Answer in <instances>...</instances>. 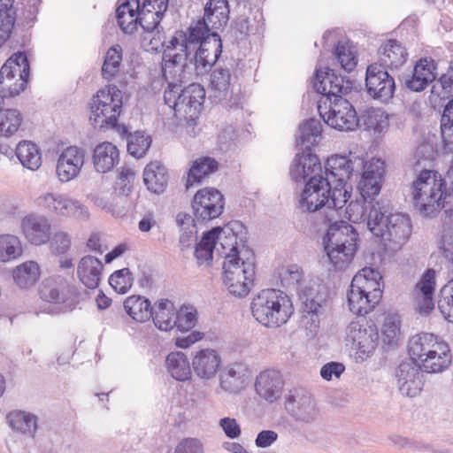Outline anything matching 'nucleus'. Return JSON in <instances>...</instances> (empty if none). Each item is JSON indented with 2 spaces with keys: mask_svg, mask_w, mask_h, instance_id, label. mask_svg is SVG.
Returning a JSON list of instances; mask_svg holds the SVG:
<instances>
[{
  "mask_svg": "<svg viewBox=\"0 0 453 453\" xmlns=\"http://www.w3.org/2000/svg\"><path fill=\"white\" fill-rule=\"evenodd\" d=\"M221 366V357L217 350L210 348L199 349L192 358L195 373L202 379L214 377Z\"/></svg>",
  "mask_w": 453,
  "mask_h": 453,
  "instance_id": "a878e982",
  "label": "nucleus"
},
{
  "mask_svg": "<svg viewBox=\"0 0 453 453\" xmlns=\"http://www.w3.org/2000/svg\"><path fill=\"white\" fill-rule=\"evenodd\" d=\"M140 41L144 50L148 52H157L160 49H166L169 41H165L163 27H150L148 29H141Z\"/></svg>",
  "mask_w": 453,
  "mask_h": 453,
  "instance_id": "79ce46f5",
  "label": "nucleus"
},
{
  "mask_svg": "<svg viewBox=\"0 0 453 453\" xmlns=\"http://www.w3.org/2000/svg\"><path fill=\"white\" fill-rule=\"evenodd\" d=\"M122 92L115 85L105 86L91 98L89 121L94 128L100 131L114 130L124 136L127 127L118 125L122 110Z\"/></svg>",
  "mask_w": 453,
  "mask_h": 453,
  "instance_id": "0eeeda50",
  "label": "nucleus"
},
{
  "mask_svg": "<svg viewBox=\"0 0 453 453\" xmlns=\"http://www.w3.org/2000/svg\"><path fill=\"white\" fill-rule=\"evenodd\" d=\"M104 265L93 256L81 257L77 266V276L88 288L95 289L99 286Z\"/></svg>",
  "mask_w": 453,
  "mask_h": 453,
  "instance_id": "7c9ffc66",
  "label": "nucleus"
},
{
  "mask_svg": "<svg viewBox=\"0 0 453 453\" xmlns=\"http://www.w3.org/2000/svg\"><path fill=\"white\" fill-rule=\"evenodd\" d=\"M384 173V161L379 158H372L365 164L364 173L358 184L360 194L365 200L379 195Z\"/></svg>",
  "mask_w": 453,
  "mask_h": 453,
  "instance_id": "aec40b11",
  "label": "nucleus"
},
{
  "mask_svg": "<svg viewBox=\"0 0 453 453\" xmlns=\"http://www.w3.org/2000/svg\"><path fill=\"white\" fill-rule=\"evenodd\" d=\"M407 350L411 362L427 373L441 372L452 363L453 355L449 343L434 334L413 335L409 340Z\"/></svg>",
  "mask_w": 453,
  "mask_h": 453,
  "instance_id": "7ed1b4c3",
  "label": "nucleus"
},
{
  "mask_svg": "<svg viewBox=\"0 0 453 453\" xmlns=\"http://www.w3.org/2000/svg\"><path fill=\"white\" fill-rule=\"evenodd\" d=\"M70 234L65 231L56 232L50 242V246L58 253H65L71 248Z\"/></svg>",
  "mask_w": 453,
  "mask_h": 453,
  "instance_id": "338daca9",
  "label": "nucleus"
},
{
  "mask_svg": "<svg viewBox=\"0 0 453 453\" xmlns=\"http://www.w3.org/2000/svg\"><path fill=\"white\" fill-rule=\"evenodd\" d=\"M251 314L257 323L266 328H279L294 313L290 297L281 290L266 288L257 293L250 304Z\"/></svg>",
  "mask_w": 453,
  "mask_h": 453,
  "instance_id": "423d86ee",
  "label": "nucleus"
},
{
  "mask_svg": "<svg viewBox=\"0 0 453 453\" xmlns=\"http://www.w3.org/2000/svg\"><path fill=\"white\" fill-rule=\"evenodd\" d=\"M84 150L76 145H70L65 149L57 163V174L62 182L74 179L84 164Z\"/></svg>",
  "mask_w": 453,
  "mask_h": 453,
  "instance_id": "4be33fe9",
  "label": "nucleus"
},
{
  "mask_svg": "<svg viewBox=\"0 0 453 453\" xmlns=\"http://www.w3.org/2000/svg\"><path fill=\"white\" fill-rule=\"evenodd\" d=\"M383 296V281L380 273L372 267H365L353 277L347 293L349 311L358 317H365L380 304Z\"/></svg>",
  "mask_w": 453,
  "mask_h": 453,
  "instance_id": "39448f33",
  "label": "nucleus"
},
{
  "mask_svg": "<svg viewBox=\"0 0 453 453\" xmlns=\"http://www.w3.org/2000/svg\"><path fill=\"white\" fill-rule=\"evenodd\" d=\"M401 319L397 314L384 317L380 328V337L383 344L395 346L402 339Z\"/></svg>",
  "mask_w": 453,
  "mask_h": 453,
  "instance_id": "e433bc0d",
  "label": "nucleus"
},
{
  "mask_svg": "<svg viewBox=\"0 0 453 453\" xmlns=\"http://www.w3.org/2000/svg\"><path fill=\"white\" fill-rule=\"evenodd\" d=\"M165 367L171 376L179 381L191 379L192 372L188 357L180 351H173L165 358Z\"/></svg>",
  "mask_w": 453,
  "mask_h": 453,
  "instance_id": "f704fd0d",
  "label": "nucleus"
},
{
  "mask_svg": "<svg viewBox=\"0 0 453 453\" xmlns=\"http://www.w3.org/2000/svg\"><path fill=\"white\" fill-rule=\"evenodd\" d=\"M140 0H126L116 10L118 24L123 33L133 35L138 30Z\"/></svg>",
  "mask_w": 453,
  "mask_h": 453,
  "instance_id": "2f4dec72",
  "label": "nucleus"
},
{
  "mask_svg": "<svg viewBox=\"0 0 453 453\" xmlns=\"http://www.w3.org/2000/svg\"><path fill=\"white\" fill-rule=\"evenodd\" d=\"M142 179L149 191L162 194L168 185V170L161 161H150L143 169Z\"/></svg>",
  "mask_w": 453,
  "mask_h": 453,
  "instance_id": "c85d7f7f",
  "label": "nucleus"
},
{
  "mask_svg": "<svg viewBox=\"0 0 453 453\" xmlns=\"http://www.w3.org/2000/svg\"><path fill=\"white\" fill-rule=\"evenodd\" d=\"M378 65L384 69H397L401 67L408 58L406 48L397 40L389 39L384 42L379 48Z\"/></svg>",
  "mask_w": 453,
  "mask_h": 453,
  "instance_id": "cd10ccee",
  "label": "nucleus"
},
{
  "mask_svg": "<svg viewBox=\"0 0 453 453\" xmlns=\"http://www.w3.org/2000/svg\"><path fill=\"white\" fill-rule=\"evenodd\" d=\"M284 386L283 375L277 370L267 369L257 375L255 390L260 397L273 403L281 396Z\"/></svg>",
  "mask_w": 453,
  "mask_h": 453,
  "instance_id": "b1692460",
  "label": "nucleus"
},
{
  "mask_svg": "<svg viewBox=\"0 0 453 453\" xmlns=\"http://www.w3.org/2000/svg\"><path fill=\"white\" fill-rule=\"evenodd\" d=\"M229 12L227 0H209L204 6L203 19L192 23L188 29H191L192 33L218 32L227 23Z\"/></svg>",
  "mask_w": 453,
  "mask_h": 453,
  "instance_id": "f3484780",
  "label": "nucleus"
},
{
  "mask_svg": "<svg viewBox=\"0 0 453 453\" xmlns=\"http://www.w3.org/2000/svg\"><path fill=\"white\" fill-rule=\"evenodd\" d=\"M21 124V115L15 109H3L0 111V135L10 137Z\"/></svg>",
  "mask_w": 453,
  "mask_h": 453,
  "instance_id": "8fccbe9b",
  "label": "nucleus"
},
{
  "mask_svg": "<svg viewBox=\"0 0 453 453\" xmlns=\"http://www.w3.org/2000/svg\"><path fill=\"white\" fill-rule=\"evenodd\" d=\"M365 86L367 93L376 100L388 103L394 96L395 83L394 78L377 63L367 67Z\"/></svg>",
  "mask_w": 453,
  "mask_h": 453,
  "instance_id": "dca6fc26",
  "label": "nucleus"
},
{
  "mask_svg": "<svg viewBox=\"0 0 453 453\" xmlns=\"http://www.w3.org/2000/svg\"><path fill=\"white\" fill-rule=\"evenodd\" d=\"M334 180L330 176H312L305 184L301 204L309 211H317L329 202L331 185Z\"/></svg>",
  "mask_w": 453,
  "mask_h": 453,
  "instance_id": "a211bd4d",
  "label": "nucleus"
},
{
  "mask_svg": "<svg viewBox=\"0 0 453 453\" xmlns=\"http://www.w3.org/2000/svg\"><path fill=\"white\" fill-rule=\"evenodd\" d=\"M165 13H158V10L141 7L139 10L140 28L148 29L150 27H162L160 21Z\"/></svg>",
  "mask_w": 453,
  "mask_h": 453,
  "instance_id": "0e129e2a",
  "label": "nucleus"
},
{
  "mask_svg": "<svg viewBox=\"0 0 453 453\" xmlns=\"http://www.w3.org/2000/svg\"><path fill=\"white\" fill-rule=\"evenodd\" d=\"M436 64L431 58H420L415 65L412 76L405 81V86L411 91H423L437 76Z\"/></svg>",
  "mask_w": 453,
  "mask_h": 453,
  "instance_id": "bb28decb",
  "label": "nucleus"
},
{
  "mask_svg": "<svg viewBox=\"0 0 453 453\" xmlns=\"http://www.w3.org/2000/svg\"><path fill=\"white\" fill-rule=\"evenodd\" d=\"M250 134L243 127H236L234 125L226 126L220 134L221 142H235L238 140H249Z\"/></svg>",
  "mask_w": 453,
  "mask_h": 453,
  "instance_id": "69168bd1",
  "label": "nucleus"
},
{
  "mask_svg": "<svg viewBox=\"0 0 453 453\" xmlns=\"http://www.w3.org/2000/svg\"><path fill=\"white\" fill-rule=\"evenodd\" d=\"M411 220L406 215L390 213L387 216V238L388 240H404L411 232Z\"/></svg>",
  "mask_w": 453,
  "mask_h": 453,
  "instance_id": "ea45409f",
  "label": "nucleus"
},
{
  "mask_svg": "<svg viewBox=\"0 0 453 453\" xmlns=\"http://www.w3.org/2000/svg\"><path fill=\"white\" fill-rule=\"evenodd\" d=\"M312 86L321 95L318 111L324 122L340 131L353 130L357 126V112L352 104L342 95L352 88L349 79L337 75L334 70H316Z\"/></svg>",
  "mask_w": 453,
  "mask_h": 453,
  "instance_id": "f03ea898",
  "label": "nucleus"
},
{
  "mask_svg": "<svg viewBox=\"0 0 453 453\" xmlns=\"http://www.w3.org/2000/svg\"><path fill=\"white\" fill-rule=\"evenodd\" d=\"M127 313L137 322L148 321L153 315L150 302L142 296H130L124 302Z\"/></svg>",
  "mask_w": 453,
  "mask_h": 453,
  "instance_id": "c9c22d12",
  "label": "nucleus"
},
{
  "mask_svg": "<svg viewBox=\"0 0 453 453\" xmlns=\"http://www.w3.org/2000/svg\"><path fill=\"white\" fill-rule=\"evenodd\" d=\"M92 160L97 172L108 173L119 163V150L114 143H98L94 149Z\"/></svg>",
  "mask_w": 453,
  "mask_h": 453,
  "instance_id": "72a5a7b5",
  "label": "nucleus"
},
{
  "mask_svg": "<svg viewBox=\"0 0 453 453\" xmlns=\"http://www.w3.org/2000/svg\"><path fill=\"white\" fill-rule=\"evenodd\" d=\"M198 319L196 309L191 305H182L176 311L174 327L180 332H188L193 329Z\"/></svg>",
  "mask_w": 453,
  "mask_h": 453,
  "instance_id": "603ef678",
  "label": "nucleus"
},
{
  "mask_svg": "<svg viewBox=\"0 0 453 453\" xmlns=\"http://www.w3.org/2000/svg\"><path fill=\"white\" fill-rule=\"evenodd\" d=\"M223 278L229 292L236 296H246L255 280L253 254L238 256L232 253L223 263Z\"/></svg>",
  "mask_w": 453,
  "mask_h": 453,
  "instance_id": "9b49d317",
  "label": "nucleus"
},
{
  "mask_svg": "<svg viewBox=\"0 0 453 453\" xmlns=\"http://www.w3.org/2000/svg\"><path fill=\"white\" fill-rule=\"evenodd\" d=\"M378 333L374 325L365 319L353 320L347 326L346 342L351 345L357 357L365 359L377 346Z\"/></svg>",
  "mask_w": 453,
  "mask_h": 453,
  "instance_id": "4468645a",
  "label": "nucleus"
},
{
  "mask_svg": "<svg viewBox=\"0 0 453 453\" xmlns=\"http://www.w3.org/2000/svg\"><path fill=\"white\" fill-rule=\"evenodd\" d=\"M23 249L19 239L12 234L0 235V263H6L19 257Z\"/></svg>",
  "mask_w": 453,
  "mask_h": 453,
  "instance_id": "49530a36",
  "label": "nucleus"
},
{
  "mask_svg": "<svg viewBox=\"0 0 453 453\" xmlns=\"http://www.w3.org/2000/svg\"><path fill=\"white\" fill-rule=\"evenodd\" d=\"M357 125L363 126L365 130L381 133L388 126V119L382 110L370 108L357 119Z\"/></svg>",
  "mask_w": 453,
  "mask_h": 453,
  "instance_id": "a18cd8bd",
  "label": "nucleus"
},
{
  "mask_svg": "<svg viewBox=\"0 0 453 453\" xmlns=\"http://www.w3.org/2000/svg\"><path fill=\"white\" fill-rule=\"evenodd\" d=\"M58 217L73 218L79 220H87L89 218L88 210L79 201L65 196Z\"/></svg>",
  "mask_w": 453,
  "mask_h": 453,
  "instance_id": "5fc2aeb1",
  "label": "nucleus"
},
{
  "mask_svg": "<svg viewBox=\"0 0 453 453\" xmlns=\"http://www.w3.org/2000/svg\"><path fill=\"white\" fill-rule=\"evenodd\" d=\"M123 50L119 44L110 47L104 56L102 76L107 81L114 79L120 72Z\"/></svg>",
  "mask_w": 453,
  "mask_h": 453,
  "instance_id": "37998d69",
  "label": "nucleus"
},
{
  "mask_svg": "<svg viewBox=\"0 0 453 453\" xmlns=\"http://www.w3.org/2000/svg\"><path fill=\"white\" fill-rule=\"evenodd\" d=\"M219 162L211 157H201L191 163L187 173L186 188L201 184L204 180L218 171Z\"/></svg>",
  "mask_w": 453,
  "mask_h": 453,
  "instance_id": "473e14b6",
  "label": "nucleus"
},
{
  "mask_svg": "<svg viewBox=\"0 0 453 453\" xmlns=\"http://www.w3.org/2000/svg\"><path fill=\"white\" fill-rule=\"evenodd\" d=\"M174 453H203V446L197 439L187 438L177 445Z\"/></svg>",
  "mask_w": 453,
  "mask_h": 453,
  "instance_id": "774afa93",
  "label": "nucleus"
},
{
  "mask_svg": "<svg viewBox=\"0 0 453 453\" xmlns=\"http://www.w3.org/2000/svg\"><path fill=\"white\" fill-rule=\"evenodd\" d=\"M211 232H214L215 250L224 257V260H226V256L232 253L238 256L250 255V251L244 246L241 249L238 247V237L233 229L218 227L213 228Z\"/></svg>",
  "mask_w": 453,
  "mask_h": 453,
  "instance_id": "c756f323",
  "label": "nucleus"
},
{
  "mask_svg": "<svg viewBox=\"0 0 453 453\" xmlns=\"http://www.w3.org/2000/svg\"><path fill=\"white\" fill-rule=\"evenodd\" d=\"M21 230L27 241L36 246L47 243L51 236V225L45 216L29 214L21 220Z\"/></svg>",
  "mask_w": 453,
  "mask_h": 453,
  "instance_id": "5701e85b",
  "label": "nucleus"
},
{
  "mask_svg": "<svg viewBox=\"0 0 453 453\" xmlns=\"http://www.w3.org/2000/svg\"><path fill=\"white\" fill-rule=\"evenodd\" d=\"M438 308L445 319L453 323V278L441 288Z\"/></svg>",
  "mask_w": 453,
  "mask_h": 453,
  "instance_id": "6e6d98bb",
  "label": "nucleus"
},
{
  "mask_svg": "<svg viewBox=\"0 0 453 453\" xmlns=\"http://www.w3.org/2000/svg\"><path fill=\"white\" fill-rule=\"evenodd\" d=\"M221 52V39L216 31H176L163 51V75L167 79L168 69L177 67L181 71L188 62L194 63L197 72H203L216 63Z\"/></svg>",
  "mask_w": 453,
  "mask_h": 453,
  "instance_id": "f257e3e1",
  "label": "nucleus"
},
{
  "mask_svg": "<svg viewBox=\"0 0 453 453\" xmlns=\"http://www.w3.org/2000/svg\"><path fill=\"white\" fill-rule=\"evenodd\" d=\"M15 283L22 288H27L36 283L41 276L39 265L35 261H26L12 272Z\"/></svg>",
  "mask_w": 453,
  "mask_h": 453,
  "instance_id": "58836bf2",
  "label": "nucleus"
},
{
  "mask_svg": "<svg viewBox=\"0 0 453 453\" xmlns=\"http://www.w3.org/2000/svg\"><path fill=\"white\" fill-rule=\"evenodd\" d=\"M326 174L334 180L331 185L332 206L327 205L324 211L323 221L326 224H340L343 208L350 198L346 180L349 178L350 170L348 161L343 157H331L326 161Z\"/></svg>",
  "mask_w": 453,
  "mask_h": 453,
  "instance_id": "6e6552de",
  "label": "nucleus"
},
{
  "mask_svg": "<svg viewBox=\"0 0 453 453\" xmlns=\"http://www.w3.org/2000/svg\"><path fill=\"white\" fill-rule=\"evenodd\" d=\"M192 209L197 220H211L223 212L224 196L215 188L205 187L200 188L192 199Z\"/></svg>",
  "mask_w": 453,
  "mask_h": 453,
  "instance_id": "2eb2a0df",
  "label": "nucleus"
},
{
  "mask_svg": "<svg viewBox=\"0 0 453 453\" xmlns=\"http://www.w3.org/2000/svg\"><path fill=\"white\" fill-rule=\"evenodd\" d=\"M442 142H453V101L447 104L441 118Z\"/></svg>",
  "mask_w": 453,
  "mask_h": 453,
  "instance_id": "e2e57ef3",
  "label": "nucleus"
},
{
  "mask_svg": "<svg viewBox=\"0 0 453 453\" xmlns=\"http://www.w3.org/2000/svg\"><path fill=\"white\" fill-rule=\"evenodd\" d=\"M322 124L320 120L310 119L299 127V136L296 142H317L322 134Z\"/></svg>",
  "mask_w": 453,
  "mask_h": 453,
  "instance_id": "bf43d9fd",
  "label": "nucleus"
},
{
  "mask_svg": "<svg viewBox=\"0 0 453 453\" xmlns=\"http://www.w3.org/2000/svg\"><path fill=\"white\" fill-rule=\"evenodd\" d=\"M247 368L241 363L227 366L220 377L221 388L226 391H237L244 383Z\"/></svg>",
  "mask_w": 453,
  "mask_h": 453,
  "instance_id": "a19ab883",
  "label": "nucleus"
},
{
  "mask_svg": "<svg viewBox=\"0 0 453 453\" xmlns=\"http://www.w3.org/2000/svg\"><path fill=\"white\" fill-rule=\"evenodd\" d=\"M30 73L27 55L19 51L12 55L0 69V94L14 97L25 90Z\"/></svg>",
  "mask_w": 453,
  "mask_h": 453,
  "instance_id": "f8f14e48",
  "label": "nucleus"
},
{
  "mask_svg": "<svg viewBox=\"0 0 453 453\" xmlns=\"http://www.w3.org/2000/svg\"><path fill=\"white\" fill-rule=\"evenodd\" d=\"M109 283L116 292L125 294L133 285L132 273L128 268L118 270L111 274Z\"/></svg>",
  "mask_w": 453,
  "mask_h": 453,
  "instance_id": "052dcab7",
  "label": "nucleus"
},
{
  "mask_svg": "<svg viewBox=\"0 0 453 453\" xmlns=\"http://www.w3.org/2000/svg\"><path fill=\"white\" fill-rule=\"evenodd\" d=\"M406 368H408V365H400V374H398L399 381L401 382L400 390L403 394L414 397L421 391V380L419 378V373L413 369L411 376H403V372Z\"/></svg>",
  "mask_w": 453,
  "mask_h": 453,
  "instance_id": "864d4df0",
  "label": "nucleus"
},
{
  "mask_svg": "<svg viewBox=\"0 0 453 453\" xmlns=\"http://www.w3.org/2000/svg\"><path fill=\"white\" fill-rule=\"evenodd\" d=\"M334 54L342 68L346 72L349 73L357 66V56L352 47L348 43L338 42Z\"/></svg>",
  "mask_w": 453,
  "mask_h": 453,
  "instance_id": "4d7b16f0",
  "label": "nucleus"
},
{
  "mask_svg": "<svg viewBox=\"0 0 453 453\" xmlns=\"http://www.w3.org/2000/svg\"><path fill=\"white\" fill-rule=\"evenodd\" d=\"M65 196L46 193L35 199V204L40 210L47 212L48 214L58 217L60 211L59 208L62 206V202L64 201Z\"/></svg>",
  "mask_w": 453,
  "mask_h": 453,
  "instance_id": "13d9d810",
  "label": "nucleus"
},
{
  "mask_svg": "<svg viewBox=\"0 0 453 453\" xmlns=\"http://www.w3.org/2000/svg\"><path fill=\"white\" fill-rule=\"evenodd\" d=\"M321 171L322 166L318 156L312 152L311 147H306L296 154L290 174L295 180L299 181L308 177L319 176Z\"/></svg>",
  "mask_w": 453,
  "mask_h": 453,
  "instance_id": "393cba45",
  "label": "nucleus"
},
{
  "mask_svg": "<svg viewBox=\"0 0 453 453\" xmlns=\"http://www.w3.org/2000/svg\"><path fill=\"white\" fill-rule=\"evenodd\" d=\"M370 231L377 237H386L387 216L379 202L372 203L367 219Z\"/></svg>",
  "mask_w": 453,
  "mask_h": 453,
  "instance_id": "de8ad7c7",
  "label": "nucleus"
},
{
  "mask_svg": "<svg viewBox=\"0 0 453 453\" xmlns=\"http://www.w3.org/2000/svg\"><path fill=\"white\" fill-rule=\"evenodd\" d=\"M358 234L348 222L330 224L325 239V250L330 263L338 269L350 264L357 251Z\"/></svg>",
  "mask_w": 453,
  "mask_h": 453,
  "instance_id": "1a4fd4ad",
  "label": "nucleus"
},
{
  "mask_svg": "<svg viewBox=\"0 0 453 453\" xmlns=\"http://www.w3.org/2000/svg\"><path fill=\"white\" fill-rule=\"evenodd\" d=\"M436 278V271L434 268H427L413 287L412 298L421 314H428L434 309Z\"/></svg>",
  "mask_w": 453,
  "mask_h": 453,
  "instance_id": "6ab92c4d",
  "label": "nucleus"
},
{
  "mask_svg": "<svg viewBox=\"0 0 453 453\" xmlns=\"http://www.w3.org/2000/svg\"><path fill=\"white\" fill-rule=\"evenodd\" d=\"M413 207L424 217L437 216L445 207L447 182L435 170H422L410 186Z\"/></svg>",
  "mask_w": 453,
  "mask_h": 453,
  "instance_id": "20e7f679",
  "label": "nucleus"
},
{
  "mask_svg": "<svg viewBox=\"0 0 453 453\" xmlns=\"http://www.w3.org/2000/svg\"><path fill=\"white\" fill-rule=\"evenodd\" d=\"M213 234L214 232L206 233L196 249L195 255L201 262H208L212 259L213 250H215Z\"/></svg>",
  "mask_w": 453,
  "mask_h": 453,
  "instance_id": "680f3d73",
  "label": "nucleus"
},
{
  "mask_svg": "<svg viewBox=\"0 0 453 453\" xmlns=\"http://www.w3.org/2000/svg\"><path fill=\"white\" fill-rule=\"evenodd\" d=\"M209 99L226 109L238 108L242 103L241 87L229 68L217 66L211 74Z\"/></svg>",
  "mask_w": 453,
  "mask_h": 453,
  "instance_id": "ddd939ff",
  "label": "nucleus"
},
{
  "mask_svg": "<svg viewBox=\"0 0 453 453\" xmlns=\"http://www.w3.org/2000/svg\"><path fill=\"white\" fill-rule=\"evenodd\" d=\"M16 155L20 163L30 170H37L42 165V153L37 143H18Z\"/></svg>",
  "mask_w": 453,
  "mask_h": 453,
  "instance_id": "c03bdc74",
  "label": "nucleus"
},
{
  "mask_svg": "<svg viewBox=\"0 0 453 453\" xmlns=\"http://www.w3.org/2000/svg\"><path fill=\"white\" fill-rule=\"evenodd\" d=\"M66 295H70L73 297L77 296L75 291L71 289L69 287L59 289L56 284L51 282L43 283L40 288V296L42 299L49 303H66Z\"/></svg>",
  "mask_w": 453,
  "mask_h": 453,
  "instance_id": "3c124183",
  "label": "nucleus"
},
{
  "mask_svg": "<svg viewBox=\"0 0 453 453\" xmlns=\"http://www.w3.org/2000/svg\"><path fill=\"white\" fill-rule=\"evenodd\" d=\"M155 326L162 331H170L174 327L176 310L173 303L168 299H161L156 303V310L152 315Z\"/></svg>",
  "mask_w": 453,
  "mask_h": 453,
  "instance_id": "4c0bfd02",
  "label": "nucleus"
},
{
  "mask_svg": "<svg viewBox=\"0 0 453 453\" xmlns=\"http://www.w3.org/2000/svg\"><path fill=\"white\" fill-rule=\"evenodd\" d=\"M205 90L198 83L182 88L180 83L168 82L164 92V101L174 110V115L188 123L196 120L203 108Z\"/></svg>",
  "mask_w": 453,
  "mask_h": 453,
  "instance_id": "9d476101",
  "label": "nucleus"
},
{
  "mask_svg": "<svg viewBox=\"0 0 453 453\" xmlns=\"http://www.w3.org/2000/svg\"><path fill=\"white\" fill-rule=\"evenodd\" d=\"M135 171L128 166H121L118 173L116 186L112 188L104 190L96 197V203L103 208L113 204L118 197L127 196L132 188L135 179Z\"/></svg>",
  "mask_w": 453,
  "mask_h": 453,
  "instance_id": "412c9836",
  "label": "nucleus"
},
{
  "mask_svg": "<svg viewBox=\"0 0 453 453\" xmlns=\"http://www.w3.org/2000/svg\"><path fill=\"white\" fill-rule=\"evenodd\" d=\"M7 419L10 426L21 433H33L36 429V417L21 411H12Z\"/></svg>",
  "mask_w": 453,
  "mask_h": 453,
  "instance_id": "09e8293b",
  "label": "nucleus"
}]
</instances>
